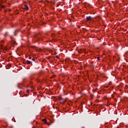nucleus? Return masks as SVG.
I'll list each match as a JSON object with an SVG mask.
<instances>
[{"instance_id":"f257e3e1","label":"nucleus","mask_w":128,"mask_h":128,"mask_svg":"<svg viewBox=\"0 0 128 128\" xmlns=\"http://www.w3.org/2000/svg\"><path fill=\"white\" fill-rule=\"evenodd\" d=\"M34 38H36V40H44V37L43 36L40 34H36L34 35Z\"/></svg>"},{"instance_id":"f03ea898","label":"nucleus","mask_w":128,"mask_h":128,"mask_svg":"<svg viewBox=\"0 0 128 128\" xmlns=\"http://www.w3.org/2000/svg\"><path fill=\"white\" fill-rule=\"evenodd\" d=\"M94 18L93 17L91 16H86V20L87 22L90 21Z\"/></svg>"},{"instance_id":"7ed1b4c3","label":"nucleus","mask_w":128,"mask_h":128,"mask_svg":"<svg viewBox=\"0 0 128 128\" xmlns=\"http://www.w3.org/2000/svg\"><path fill=\"white\" fill-rule=\"evenodd\" d=\"M6 8L5 6H2V4H0V10H1L2 8Z\"/></svg>"},{"instance_id":"20e7f679","label":"nucleus","mask_w":128,"mask_h":128,"mask_svg":"<svg viewBox=\"0 0 128 128\" xmlns=\"http://www.w3.org/2000/svg\"><path fill=\"white\" fill-rule=\"evenodd\" d=\"M24 8L26 10H28V5H24Z\"/></svg>"},{"instance_id":"39448f33","label":"nucleus","mask_w":128,"mask_h":128,"mask_svg":"<svg viewBox=\"0 0 128 128\" xmlns=\"http://www.w3.org/2000/svg\"><path fill=\"white\" fill-rule=\"evenodd\" d=\"M26 64H32V62L30 61V60H27L26 61Z\"/></svg>"},{"instance_id":"423d86ee","label":"nucleus","mask_w":128,"mask_h":128,"mask_svg":"<svg viewBox=\"0 0 128 128\" xmlns=\"http://www.w3.org/2000/svg\"><path fill=\"white\" fill-rule=\"evenodd\" d=\"M16 32H17V30H16L14 32V36H16Z\"/></svg>"},{"instance_id":"0eeeda50","label":"nucleus","mask_w":128,"mask_h":128,"mask_svg":"<svg viewBox=\"0 0 128 128\" xmlns=\"http://www.w3.org/2000/svg\"><path fill=\"white\" fill-rule=\"evenodd\" d=\"M42 121L44 122V123L45 124H46V120L44 119V120H42Z\"/></svg>"},{"instance_id":"6e6552de","label":"nucleus","mask_w":128,"mask_h":128,"mask_svg":"<svg viewBox=\"0 0 128 128\" xmlns=\"http://www.w3.org/2000/svg\"><path fill=\"white\" fill-rule=\"evenodd\" d=\"M16 44V42L14 40L12 41V44Z\"/></svg>"},{"instance_id":"1a4fd4ad","label":"nucleus","mask_w":128,"mask_h":128,"mask_svg":"<svg viewBox=\"0 0 128 128\" xmlns=\"http://www.w3.org/2000/svg\"><path fill=\"white\" fill-rule=\"evenodd\" d=\"M32 60L34 61H34H35V58H32Z\"/></svg>"},{"instance_id":"9d476101","label":"nucleus","mask_w":128,"mask_h":128,"mask_svg":"<svg viewBox=\"0 0 128 128\" xmlns=\"http://www.w3.org/2000/svg\"><path fill=\"white\" fill-rule=\"evenodd\" d=\"M97 60H100V56H98V57H97Z\"/></svg>"},{"instance_id":"9b49d317","label":"nucleus","mask_w":128,"mask_h":128,"mask_svg":"<svg viewBox=\"0 0 128 128\" xmlns=\"http://www.w3.org/2000/svg\"><path fill=\"white\" fill-rule=\"evenodd\" d=\"M56 58H58V56H56Z\"/></svg>"},{"instance_id":"f8f14e48","label":"nucleus","mask_w":128,"mask_h":128,"mask_svg":"<svg viewBox=\"0 0 128 128\" xmlns=\"http://www.w3.org/2000/svg\"><path fill=\"white\" fill-rule=\"evenodd\" d=\"M28 59L29 60H31L32 59V57L31 56H29Z\"/></svg>"},{"instance_id":"ddd939ff","label":"nucleus","mask_w":128,"mask_h":128,"mask_svg":"<svg viewBox=\"0 0 128 128\" xmlns=\"http://www.w3.org/2000/svg\"><path fill=\"white\" fill-rule=\"evenodd\" d=\"M18 88H20V87H19V86H18Z\"/></svg>"},{"instance_id":"4468645a","label":"nucleus","mask_w":128,"mask_h":128,"mask_svg":"<svg viewBox=\"0 0 128 128\" xmlns=\"http://www.w3.org/2000/svg\"><path fill=\"white\" fill-rule=\"evenodd\" d=\"M52 37H54V36H53V35H52Z\"/></svg>"}]
</instances>
